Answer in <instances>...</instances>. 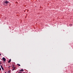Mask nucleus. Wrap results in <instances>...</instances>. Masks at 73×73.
<instances>
[{
	"mask_svg": "<svg viewBox=\"0 0 73 73\" xmlns=\"http://www.w3.org/2000/svg\"><path fill=\"white\" fill-rule=\"evenodd\" d=\"M4 3H5L6 4H8L9 3V2L7 1H5L4 2Z\"/></svg>",
	"mask_w": 73,
	"mask_h": 73,
	"instance_id": "1",
	"label": "nucleus"
},
{
	"mask_svg": "<svg viewBox=\"0 0 73 73\" xmlns=\"http://www.w3.org/2000/svg\"><path fill=\"white\" fill-rule=\"evenodd\" d=\"M2 60H3V61H4L5 62V61H6V59L4 57H3L2 58Z\"/></svg>",
	"mask_w": 73,
	"mask_h": 73,
	"instance_id": "2",
	"label": "nucleus"
},
{
	"mask_svg": "<svg viewBox=\"0 0 73 73\" xmlns=\"http://www.w3.org/2000/svg\"><path fill=\"white\" fill-rule=\"evenodd\" d=\"M1 69H2L3 70V71L4 70V68H3V66H2V65H1Z\"/></svg>",
	"mask_w": 73,
	"mask_h": 73,
	"instance_id": "3",
	"label": "nucleus"
},
{
	"mask_svg": "<svg viewBox=\"0 0 73 73\" xmlns=\"http://www.w3.org/2000/svg\"><path fill=\"white\" fill-rule=\"evenodd\" d=\"M24 71V70L21 69V70H19V72H23Z\"/></svg>",
	"mask_w": 73,
	"mask_h": 73,
	"instance_id": "4",
	"label": "nucleus"
},
{
	"mask_svg": "<svg viewBox=\"0 0 73 73\" xmlns=\"http://www.w3.org/2000/svg\"><path fill=\"white\" fill-rule=\"evenodd\" d=\"M16 69V67H14L13 68V69L12 70L13 71L14 70H15V69Z\"/></svg>",
	"mask_w": 73,
	"mask_h": 73,
	"instance_id": "5",
	"label": "nucleus"
},
{
	"mask_svg": "<svg viewBox=\"0 0 73 73\" xmlns=\"http://www.w3.org/2000/svg\"><path fill=\"white\" fill-rule=\"evenodd\" d=\"M11 59H10L8 61L9 63H10V62H11Z\"/></svg>",
	"mask_w": 73,
	"mask_h": 73,
	"instance_id": "6",
	"label": "nucleus"
},
{
	"mask_svg": "<svg viewBox=\"0 0 73 73\" xmlns=\"http://www.w3.org/2000/svg\"><path fill=\"white\" fill-rule=\"evenodd\" d=\"M17 65H18V66H20V64H17Z\"/></svg>",
	"mask_w": 73,
	"mask_h": 73,
	"instance_id": "7",
	"label": "nucleus"
},
{
	"mask_svg": "<svg viewBox=\"0 0 73 73\" xmlns=\"http://www.w3.org/2000/svg\"><path fill=\"white\" fill-rule=\"evenodd\" d=\"M8 73H10V70H9V71L7 72Z\"/></svg>",
	"mask_w": 73,
	"mask_h": 73,
	"instance_id": "8",
	"label": "nucleus"
},
{
	"mask_svg": "<svg viewBox=\"0 0 73 73\" xmlns=\"http://www.w3.org/2000/svg\"><path fill=\"white\" fill-rule=\"evenodd\" d=\"M18 73H23L22 72H19Z\"/></svg>",
	"mask_w": 73,
	"mask_h": 73,
	"instance_id": "9",
	"label": "nucleus"
},
{
	"mask_svg": "<svg viewBox=\"0 0 73 73\" xmlns=\"http://www.w3.org/2000/svg\"><path fill=\"white\" fill-rule=\"evenodd\" d=\"M0 70H1V68L0 67Z\"/></svg>",
	"mask_w": 73,
	"mask_h": 73,
	"instance_id": "10",
	"label": "nucleus"
},
{
	"mask_svg": "<svg viewBox=\"0 0 73 73\" xmlns=\"http://www.w3.org/2000/svg\"><path fill=\"white\" fill-rule=\"evenodd\" d=\"M0 64H1V62H0Z\"/></svg>",
	"mask_w": 73,
	"mask_h": 73,
	"instance_id": "11",
	"label": "nucleus"
},
{
	"mask_svg": "<svg viewBox=\"0 0 73 73\" xmlns=\"http://www.w3.org/2000/svg\"><path fill=\"white\" fill-rule=\"evenodd\" d=\"M9 67H11V66H9Z\"/></svg>",
	"mask_w": 73,
	"mask_h": 73,
	"instance_id": "12",
	"label": "nucleus"
},
{
	"mask_svg": "<svg viewBox=\"0 0 73 73\" xmlns=\"http://www.w3.org/2000/svg\"><path fill=\"white\" fill-rule=\"evenodd\" d=\"M1 56V54L0 53V56Z\"/></svg>",
	"mask_w": 73,
	"mask_h": 73,
	"instance_id": "13",
	"label": "nucleus"
},
{
	"mask_svg": "<svg viewBox=\"0 0 73 73\" xmlns=\"http://www.w3.org/2000/svg\"><path fill=\"white\" fill-rule=\"evenodd\" d=\"M5 73H7V72H5Z\"/></svg>",
	"mask_w": 73,
	"mask_h": 73,
	"instance_id": "14",
	"label": "nucleus"
},
{
	"mask_svg": "<svg viewBox=\"0 0 73 73\" xmlns=\"http://www.w3.org/2000/svg\"><path fill=\"white\" fill-rule=\"evenodd\" d=\"M13 67H14V66H13L12 67V68H13Z\"/></svg>",
	"mask_w": 73,
	"mask_h": 73,
	"instance_id": "15",
	"label": "nucleus"
}]
</instances>
